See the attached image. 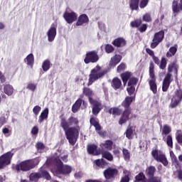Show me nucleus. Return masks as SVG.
Instances as JSON below:
<instances>
[{
	"mask_svg": "<svg viewBox=\"0 0 182 182\" xmlns=\"http://www.w3.org/2000/svg\"><path fill=\"white\" fill-rule=\"evenodd\" d=\"M147 30V25L146 24H142L141 26L139 28V32H146Z\"/></svg>",
	"mask_w": 182,
	"mask_h": 182,
	"instance_id": "nucleus-61",
	"label": "nucleus"
},
{
	"mask_svg": "<svg viewBox=\"0 0 182 182\" xmlns=\"http://www.w3.org/2000/svg\"><path fill=\"white\" fill-rule=\"evenodd\" d=\"M181 102H182V90L181 88H178L174 91L169 107H171V109H174V107H177V106L179 104H181Z\"/></svg>",
	"mask_w": 182,
	"mask_h": 182,
	"instance_id": "nucleus-8",
	"label": "nucleus"
},
{
	"mask_svg": "<svg viewBox=\"0 0 182 182\" xmlns=\"http://www.w3.org/2000/svg\"><path fill=\"white\" fill-rule=\"evenodd\" d=\"M177 49H178V46H177V44H175L173 46L169 48L166 54V58H173V56L177 53Z\"/></svg>",
	"mask_w": 182,
	"mask_h": 182,
	"instance_id": "nucleus-19",
	"label": "nucleus"
},
{
	"mask_svg": "<svg viewBox=\"0 0 182 182\" xmlns=\"http://www.w3.org/2000/svg\"><path fill=\"white\" fill-rule=\"evenodd\" d=\"M14 154L9 151L0 156V170H1V168H5L6 166H9V164H11V160Z\"/></svg>",
	"mask_w": 182,
	"mask_h": 182,
	"instance_id": "nucleus-11",
	"label": "nucleus"
},
{
	"mask_svg": "<svg viewBox=\"0 0 182 182\" xmlns=\"http://www.w3.org/2000/svg\"><path fill=\"white\" fill-rule=\"evenodd\" d=\"M120 60H122V55H115L114 57L111 58V60L109 61V66L111 68H114L116 65L120 63Z\"/></svg>",
	"mask_w": 182,
	"mask_h": 182,
	"instance_id": "nucleus-20",
	"label": "nucleus"
},
{
	"mask_svg": "<svg viewBox=\"0 0 182 182\" xmlns=\"http://www.w3.org/2000/svg\"><path fill=\"white\" fill-rule=\"evenodd\" d=\"M148 182H161V179L159 177L150 178Z\"/></svg>",
	"mask_w": 182,
	"mask_h": 182,
	"instance_id": "nucleus-60",
	"label": "nucleus"
},
{
	"mask_svg": "<svg viewBox=\"0 0 182 182\" xmlns=\"http://www.w3.org/2000/svg\"><path fill=\"white\" fill-rule=\"evenodd\" d=\"M129 176L125 175L121 180V182H129Z\"/></svg>",
	"mask_w": 182,
	"mask_h": 182,
	"instance_id": "nucleus-64",
	"label": "nucleus"
},
{
	"mask_svg": "<svg viewBox=\"0 0 182 182\" xmlns=\"http://www.w3.org/2000/svg\"><path fill=\"white\" fill-rule=\"evenodd\" d=\"M87 22H89V18L86 14H82L79 16L76 26H81V25H83V23H87Z\"/></svg>",
	"mask_w": 182,
	"mask_h": 182,
	"instance_id": "nucleus-23",
	"label": "nucleus"
},
{
	"mask_svg": "<svg viewBox=\"0 0 182 182\" xmlns=\"http://www.w3.org/2000/svg\"><path fill=\"white\" fill-rule=\"evenodd\" d=\"M149 87L154 95L157 93V84H156V76L154 75V63L152 61L149 63Z\"/></svg>",
	"mask_w": 182,
	"mask_h": 182,
	"instance_id": "nucleus-6",
	"label": "nucleus"
},
{
	"mask_svg": "<svg viewBox=\"0 0 182 182\" xmlns=\"http://www.w3.org/2000/svg\"><path fill=\"white\" fill-rule=\"evenodd\" d=\"M127 90L129 95L130 96H132V95H133V94L134 93V92H135V90H136V88H134V86L130 85V86H129V87L127 89Z\"/></svg>",
	"mask_w": 182,
	"mask_h": 182,
	"instance_id": "nucleus-57",
	"label": "nucleus"
},
{
	"mask_svg": "<svg viewBox=\"0 0 182 182\" xmlns=\"http://www.w3.org/2000/svg\"><path fill=\"white\" fill-rule=\"evenodd\" d=\"M126 69V64L121 63L117 68V72H122Z\"/></svg>",
	"mask_w": 182,
	"mask_h": 182,
	"instance_id": "nucleus-59",
	"label": "nucleus"
},
{
	"mask_svg": "<svg viewBox=\"0 0 182 182\" xmlns=\"http://www.w3.org/2000/svg\"><path fill=\"white\" fill-rule=\"evenodd\" d=\"M169 154L171 159L173 166H175V167H178V160L174 154V152H173V151H170Z\"/></svg>",
	"mask_w": 182,
	"mask_h": 182,
	"instance_id": "nucleus-34",
	"label": "nucleus"
},
{
	"mask_svg": "<svg viewBox=\"0 0 182 182\" xmlns=\"http://www.w3.org/2000/svg\"><path fill=\"white\" fill-rule=\"evenodd\" d=\"M38 85L35 84L33 82H29L27 85V89L28 90H31V92H35V90H36V87H37Z\"/></svg>",
	"mask_w": 182,
	"mask_h": 182,
	"instance_id": "nucleus-47",
	"label": "nucleus"
},
{
	"mask_svg": "<svg viewBox=\"0 0 182 182\" xmlns=\"http://www.w3.org/2000/svg\"><path fill=\"white\" fill-rule=\"evenodd\" d=\"M77 124H79V120L77 118L73 117H70L68 120L65 118H62L60 121V127L63 129L70 144L73 146H75L76 144L77 138L79 137V132H80V128ZM70 126L77 127H70Z\"/></svg>",
	"mask_w": 182,
	"mask_h": 182,
	"instance_id": "nucleus-1",
	"label": "nucleus"
},
{
	"mask_svg": "<svg viewBox=\"0 0 182 182\" xmlns=\"http://www.w3.org/2000/svg\"><path fill=\"white\" fill-rule=\"evenodd\" d=\"M142 19L144 22H151V16L150 14L146 13L143 16Z\"/></svg>",
	"mask_w": 182,
	"mask_h": 182,
	"instance_id": "nucleus-51",
	"label": "nucleus"
},
{
	"mask_svg": "<svg viewBox=\"0 0 182 182\" xmlns=\"http://www.w3.org/2000/svg\"><path fill=\"white\" fill-rule=\"evenodd\" d=\"M140 0H129V8L132 11H139Z\"/></svg>",
	"mask_w": 182,
	"mask_h": 182,
	"instance_id": "nucleus-25",
	"label": "nucleus"
},
{
	"mask_svg": "<svg viewBox=\"0 0 182 182\" xmlns=\"http://www.w3.org/2000/svg\"><path fill=\"white\" fill-rule=\"evenodd\" d=\"M112 44L117 48H123L126 46V40L123 38H117L113 41Z\"/></svg>",
	"mask_w": 182,
	"mask_h": 182,
	"instance_id": "nucleus-21",
	"label": "nucleus"
},
{
	"mask_svg": "<svg viewBox=\"0 0 182 182\" xmlns=\"http://www.w3.org/2000/svg\"><path fill=\"white\" fill-rule=\"evenodd\" d=\"M90 103L92 105V114L97 116L102 110V104L95 100L90 98Z\"/></svg>",
	"mask_w": 182,
	"mask_h": 182,
	"instance_id": "nucleus-15",
	"label": "nucleus"
},
{
	"mask_svg": "<svg viewBox=\"0 0 182 182\" xmlns=\"http://www.w3.org/2000/svg\"><path fill=\"white\" fill-rule=\"evenodd\" d=\"M168 72L171 73V72H174L176 75H177V72H178V65L176 63H171L168 66Z\"/></svg>",
	"mask_w": 182,
	"mask_h": 182,
	"instance_id": "nucleus-28",
	"label": "nucleus"
},
{
	"mask_svg": "<svg viewBox=\"0 0 182 182\" xmlns=\"http://www.w3.org/2000/svg\"><path fill=\"white\" fill-rule=\"evenodd\" d=\"M139 80L136 77H131L128 82V86H136Z\"/></svg>",
	"mask_w": 182,
	"mask_h": 182,
	"instance_id": "nucleus-46",
	"label": "nucleus"
},
{
	"mask_svg": "<svg viewBox=\"0 0 182 182\" xmlns=\"http://www.w3.org/2000/svg\"><path fill=\"white\" fill-rule=\"evenodd\" d=\"M63 16L68 23H73L77 19V14L75 12H65Z\"/></svg>",
	"mask_w": 182,
	"mask_h": 182,
	"instance_id": "nucleus-16",
	"label": "nucleus"
},
{
	"mask_svg": "<svg viewBox=\"0 0 182 182\" xmlns=\"http://www.w3.org/2000/svg\"><path fill=\"white\" fill-rule=\"evenodd\" d=\"M170 83H171V74L168 73L166 75L163 81V85H162L163 92H167V90H168Z\"/></svg>",
	"mask_w": 182,
	"mask_h": 182,
	"instance_id": "nucleus-17",
	"label": "nucleus"
},
{
	"mask_svg": "<svg viewBox=\"0 0 182 182\" xmlns=\"http://www.w3.org/2000/svg\"><path fill=\"white\" fill-rule=\"evenodd\" d=\"M39 133V129H38V127L35 126L31 129V134H38Z\"/></svg>",
	"mask_w": 182,
	"mask_h": 182,
	"instance_id": "nucleus-63",
	"label": "nucleus"
},
{
	"mask_svg": "<svg viewBox=\"0 0 182 182\" xmlns=\"http://www.w3.org/2000/svg\"><path fill=\"white\" fill-rule=\"evenodd\" d=\"M38 164H39L38 159L26 160L16 164L14 166V170H16L17 173H19V171H30L32 168H35Z\"/></svg>",
	"mask_w": 182,
	"mask_h": 182,
	"instance_id": "nucleus-2",
	"label": "nucleus"
},
{
	"mask_svg": "<svg viewBox=\"0 0 182 182\" xmlns=\"http://www.w3.org/2000/svg\"><path fill=\"white\" fill-rule=\"evenodd\" d=\"M60 159H61L63 160V161H68V155H64V156H62V155H60L59 156H58L57 158H55L54 159V163L55 164H56V159L57 160H60Z\"/></svg>",
	"mask_w": 182,
	"mask_h": 182,
	"instance_id": "nucleus-56",
	"label": "nucleus"
},
{
	"mask_svg": "<svg viewBox=\"0 0 182 182\" xmlns=\"http://www.w3.org/2000/svg\"><path fill=\"white\" fill-rule=\"evenodd\" d=\"M151 155L156 161H159L162 163L164 166L168 165V161H167V158H166V155L163 151L159 150H154L151 151Z\"/></svg>",
	"mask_w": 182,
	"mask_h": 182,
	"instance_id": "nucleus-9",
	"label": "nucleus"
},
{
	"mask_svg": "<svg viewBox=\"0 0 182 182\" xmlns=\"http://www.w3.org/2000/svg\"><path fill=\"white\" fill-rule=\"evenodd\" d=\"M123 83L124 85L127 83V80L132 77V73L129 72H125L121 75Z\"/></svg>",
	"mask_w": 182,
	"mask_h": 182,
	"instance_id": "nucleus-33",
	"label": "nucleus"
},
{
	"mask_svg": "<svg viewBox=\"0 0 182 182\" xmlns=\"http://www.w3.org/2000/svg\"><path fill=\"white\" fill-rule=\"evenodd\" d=\"M134 99V97H127L124 102H122V106L124 107L125 111L124 112L122 117L119 119V124H124V123H126L127 120H129V115L131 113L129 107H130V105H132V102H133Z\"/></svg>",
	"mask_w": 182,
	"mask_h": 182,
	"instance_id": "nucleus-3",
	"label": "nucleus"
},
{
	"mask_svg": "<svg viewBox=\"0 0 182 182\" xmlns=\"http://www.w3.org/2000/svg\"><path fill=\"white\" fill-rule=\"evenodd\" d=\"M41 108L40 106L36 105V107H33V112L35 114V116H38L39 114V112H41Z\"/></svg>",
	"mask_w": 182,
	"mask_h": 182,
	"instance_id": "nucleus-58",
	"label": "nucleus"
},
{
	"mask_svg": "<svg viewBox=\"0 0 182 182\" xmlns=\"http://www.w3.org/2000/svg\"><path fill=\"white\" fill-rule=\"evenodd\" d=\"M166 66H167V60L166 58H162L159 64V68L160 69L164 70L166 69Z\"/></svg>",
	"mask_w": 182,
	"mask_h": 182,
	"instance_id": "nucleus-49",
	"label": "nucleus"
},
{
	"mask_svg": "<svg viewBox=\"0 0 182 182\" xmlns=\"http://www.w3.org/2000/svg\"><path fill=\"white\" fill-rule=\"evenodd\" d=\"M144 174H143V173H139L138 176H136V181H142V182H146L144 181Z\"/></svg>",
	"mask_w": 182,
	"mask_h": 182,
	"instance_id": "nucleus-55",
	"label": "nucleus"
},
{
	"mask_svg": "<svg viewBox=\"0 0 182 182\" xmlns=\"http://www.w3.org/2000/svg\"><path fill=\"white\" fill-rule=\"evenodd\" d=\"M42 69L44 72H48V69H50V61L46 60L42 64Z\"/></svg>",
	"mask_w": 182,
	"mask_h": 182,
	"instance_id": "nucleus-38",
	"label": "nucleus"
},
{
	"mask_svg": "<svg viewBox=\"0 0 182 182\" xmlns=\"http://www.w3.org/2000/svg\"><path fill=\"white\" fill-rule=\"evenodd\" d=\"M141 25V19H136L131 22L132 28H139Z\"/></svg>",
	"mask_w": 182,
	"mask_h": 182,
	"instance_id": "nucleus-44",
	"label": "nucleus"
},
{
	"mask_svg": "<svg viewBox=\"0 0 182 182\" xmlns=\"http://www.w3.org/2000/svg\"><path fill=\"white\" fill-rule=\"evenodd\" d=\"M114 50V48L113 47V46L110 44H107L105 46V52L107 53H112V52H113Z\"/></svg>",
	"mask_w": 182,
	"mask_h": 182,
	"instance_id": "nucleus-53",
	"label": "nucleus"
},
{
	"mask_svg": "<svg viewBox=\"0 0 182 182\" xmlns=\"http://www.w3.org/2000/svg\"><path fill=\"white\" fill-rule=\"evenodd\" d=\"M109 113L110 114H113L114 116H120L122 113V109L117 107H113L109 109Z\"/></svg>",
	"mask_w": 182,
	"mask_h": 182,
	"instance_id": "nucleus-36",
	"label": "nucleus"
},
{
	"mask_svg": "<svg viewBox=\"0 0 182 182\" xmlns=\"http://www.w3.org/2000/svg\"><path fill=\"white\" fill-rule=\"evenodd\" d=\"M171 132V128L168 125H164L162 129V136H167Z\"/></svg>",
	"mask_w": 182,
	"mask_h": 182,
	"instance_id": "nucleus-43",
	"label": "nucleus"
},
{
	"mask_svg": "<svg viewBox=\"0 0 182 182\" xmlns=\"http://www.w3.org/2000/svg\"><path fill=\"white\" fill-rule=\"evenodd\" d=\"M6 123V118H5L4 117H0V129L1 127L4 126V124H5Z\"/></svg>",
	"mask_w": 182,
	"mask_h": 182,
	"instance_id": "nucleus-62",
	"label": "nucleus"
},
{
	"mask_svg": "<svg viewBox=\"0 0 182 182\" xmlns=\"http://www.w3.org/2000/svg\"><path fill=\"white\" fill-rule=\"evenodd\" d=\"M82 100L79 99L76 101V102L73 105L72 110L73 113H76L79 109H80V106H82Z\"/></svg>",
	"mask_w": 182,
	"mask_h": 182,
	"instance_id": "nucleus-35",
	"label": "nucleus"
},
{
	"mask_svg": "<svg viewBox=\"0 0 182 182\" xmlns=\"http://www.w3.org/2000/svg\"><path fill=\"white\" fill-rule=\"evenodd\" d=\"M148 4L149 0H141L139 2V8H141V9H144Z\"/></svg>",
	"mask_w": 182,
	"mask_h": 182,
	"instance_id": "nucleus-52",
	"label": "nucleus"
},
{
	"mask_svg": "<svg viewBox=\"0 0 182 182\" xmlns=\"http://www.w3.org/2000/svg\"><path fill=\"white\" fill-rule=\"evenodd\" d=\"M2 133L4 134L6 137H9V136H11V133H12V131L7 127H4L2 129Z\"/></svg>",
	"mask_w": 182,
	"mask_h": 182,
	"instance_id": "nucleus-54",
	"label": "nucleus"
},
{
	"mask_svg": "<svg viewBox=\"0 0 182 182\" xmlns=\"http://www.w3.org/2000/svg\"><path fill=\"white\" fill-rule=\"evenodd\" d=\"M36 149L39 153H43V151H45V145L42 142H38L36 145Z\"/></svg>",
	"mask_w": 182,
	"mask_h": 182,
	"instance_id": "nucleus-42",
	"label": "nucleus"
},
{
	"mask_svg": "<svg viewBox=\"0 0 182 182\" xmlns=\"http://www.w3.org/2000/svg\"><path fill=\"white\" fill-rule=\"evenodd\" d=\"M101 68L99 65H97L95 68H94L89 75V81H88V86H90V85H93L94 82H96V80H99V79H102V77H104L105 75H106L105 71H102Z\"/></svg>",
	"mask_w": 182,
	"mask_h": 182,
	"instance_id": "nucleus-4",
	"label": "nucleus"
},
{
	"mask_svg": "<svg viewBox=\"0 0 182 182\" xmlns=\"http://www.w3.org/2000/svg\"><path fill=\"white\" fill-rule=\"evenodd\" d=\"M176 139L177 143L182 146V131L178 130L176 133Z\"/></svg>",
	"mask_w": 182,
	"mask_h": 182,
	"instance_id": "nucleus-37",
	"label": "nucleus"
},
{
	"mask_svg": "<svg viewBox=\"0 0 182 182\" xmlns=\"http://www.w3.org/2000/svg\"><path fill=\"white\" fill-rule=\"evenodd\" d=\"M95 164L97 167L103 168L104 166H106V162L104 159H97L95 161Z\"/></svg>",
	"mask_w": 182,
	"mask_h": 182,
	"instance_id": "nucleus-45",
	"label": "nucleus"
},
{
	"mask_svg": "<svg viewBox=\"0 0 182 182\" xmlns=\"http://www.w3.org/2000/svg\"><path fill=\"white\" fill-rule=\"evenodd\" d=\"M164 140L166 141L168 147L173 149V137L171 135L164 136Z\"/></svg>",
	"mask_w": 182,
	"mask_h": 182,
	"instance_id": "nucleus-32",
	"label": "nucleus"
},
{
	"mask_svg": "<svg viewBox=\"0 0 182 182\" xmlns=\"http://www.w3.org/2000/svg\"><path fill=\"white\" fill-rule=\"evenodd\" d=\"M102 157L104 159H106L109 161H113V155H112V154H110V152L104 151V152H102Z\"/></svg>",
	"mask_w": 182,
	"mask_h": 182,
	"instance_id": "nucleus-39",
	"label": "nucleus"
},
{
	"mask_svg": "<svg viewBox=\"0 0 182 182\" xmlns=\"http://www.w3.org/2000/svg\"><path fill=\"white\" fill-rule=\"evenodd\" d=\"M49 114V109L46 108L41 114L38 118V122L43 123V120L48 119V115Z\"/></svg>",
	"mask_w": 182,
	"mask_h": 182,
	"instance_id": "nucleus-26",
	"label": "nucleus"
},
{
	"mask_svg": "<svg viewBox=\"0 0 182 182\" xmlns=\"http://www.w3.org/2000/svg\"><path fill=\"white\" fill-rule=\"evenodd\" d=\"M122 154L125 161H129L130 160V152L129 151V150L123 149Z\"/></svg>",
	"mask_w": 182,
	"mask_h": 182,
	"instance_id": "nucleus-41",
	"label": "nucleus"
},
{
	"mask_svg": "<svg viewBox=\"0 0 182 182\" xmlns=\"http://www.w3.org/2000/svg\"><path fill=\"white\" fill-rule=\"evenodd\" d=\"M117 169L109 167L104 171V176L106 178V180H110L112 178H114V177L117 176Z\"/></svg>",
	"mask_w": 182,
	"mask_h": 182,
	"instance_id": "nucleus-14",
	"label": "nucleus"
},
{
	"mask_svg": "<svg viewBox=\"0 0 182 182\" xmlns=\"http://www.w3.org/2000/svg\"><path fill=\"white\" fill-rule=\"evenodd\" d=\"M46 166V164L41 167L38 173H31L29 176L30 181L36 182L38 180H39V178H42L43 177H45L46 180H50L51 178L50 175H49V173L43 170Z\"/></svg>",
	"mask_w": 182,
	"mask_h": 182,
	"instance_id": "nucleus-7",
	"label": "nucleus"
},
{
	"mask_svg": "<svg viewBox=\"0 0 182 182\" xmlns=\"http://www.w3.org/2000/svg\"><path fill=\"white\" fill-rule=\"evenodd\" d=\"M25 63L28 66L32 68L33 66V63L35 62V58H33V54L31 53L24 60Z\"/></svg>",
	"mask_w": 182,
	"mask_h": 182,
	"instance_id": "nucleus-29",
	"label": "nucleus"
},
{
	"mask_svg": "<svg viewBox=\"0 0 182 182\" xmlns=\"http://www.w3.org/2000/svg\"><path fill=\"white\" fill-rule=\"evenodd\" d=\"M90 124H92V126H94V127H95V130H97L99 134H100V136H102L103 134L102 133V132H100V129H102V127H100V124H99V122H97V119L95 118H91L90 120Z\"/></svg>",
	"mask_w": 182,
	"mask_h": 182,
	"instance_id": "nucleus-22",
	"label": "nucleus"
},
{
	"mask_svg": "<svg viewBox=\"0 0 182 182\" xmlns=\"http://www.w3.org/2000/svg\"><path fill=\"white\" fill-rule=\"evenodd\" d=\"M87 152L89 154H93L94 156H99L100 153L97 151V146L95 144L88 145Z\"/></svg>",
	"mask_w": 182,
	"mask_h": 182,
	"instance_id": "nucleus-24",
	"label": "nucleus"
},
{
	"mask_svg": "<svg viewBox=\"0 0 182 182\" xmlns=\"http://www.w3.org/2000/svg\"><path fill=\"white\" fill-rule=\"evenodd\" d=\"M55 169H52L53 173H60V174H70L72 173V167L68 165H63V163L60 159H55Z\"/></svg>",
	"mask_w": 182,
	"mask_h": 182,
	"instance_id": "nucleus-5",
	"label": "nucleus"
},
{
	"mask_svg": "<svg viewBox=\"0 0 182 182\" xmlns=\"http://www.w3.org/2000/svg\"><path fill=\"white\" fill-rule=\"evenodd\" d=\"M172 11L173 14L176 15V14H179L182 11V0H180V2L173 0L172 3Z\"/></svg>",
	"mask_w": 182,
	"mask_h": 182,
	"instance_id": "nucleus-18",
	"label": "nucleus"
},
{
	"mask_svg": "<svg viewBox=\"0 0 182 182\" xmlns=\"http://www.w3.org/2000/svg\"><path fill=\"white\" fill-rule=\"evenodd\" d=\"M163 39H164V31H161L158 33H156L154 36V38L152 39V42L151 43V49H154L159 46V44L161 42H163Z\"/></svg>",
	"mask_w": 182,
	"mask_h": 182,
	"instance_id": "nucleus-12",
	"label": "nucleus"
},
{
	"mask_svg": "<svg viewBox=\"0 0 182 182\" xmlns=\"http://www.w3.org/2000/svg\"><path fill=\"white\" fill-rule=\"evenodd\" d=\"M126 136L127 137V139H132V137H133V128L129 127L127 129L126 132Z\"/></svg>",
	"mask_w": 182,
	"mask_h": 182,
	"instance_id": "nucleus-50",
	"label": "nucleus"
},
{
	"mask_svg": "<svg viewBox=\"0 0 182 182\" xmlns=\"http://www.w3.org/2000/svg\"><path fill=\"white\" fill-rule=\"evenodd\" d=\"M112 86L117 90V89H120V86H122V80L120 79L115 77L112 80Z\"/></svg>",
	"mask_w": 182,
	"mask_h": 182,
	"instance_id": "nucleus-30",
	"label": "nucleus"
},
{
	"mask_svg": "<svg viewBox=\"0 0 182 182\" xmlns=\"http://www.w3.org/2000/svg\"><path fill=\"white\" fill-rule=\"evenodd\" d=\"M4 92L7 96H12L14 95V87L9 84L6 85L4 87Z\"/></svg>",
	"mask_w": 182,
	"mask_h": 182,
	"instance_id": "nucleus-27",
	"label": "nucleus"
},
{
	"mask_svg": "<svg viewBox=\"0 0 182 182\" xmlns=\"http://www.w3.org/2000/svg\"><path fill=\"white\" fill-rule=\"evenodd\" d=\"M146 171L149 177H153V176H154V173H156V168L154 166H149L147 168Z\"/></svg>",
	"mask_w": 182,
	"mask_h": 182,
	"instance_id": "nucleus-40",
	"label": "nucleus"
},
{
	"mask_svg": "<svg viewBox=\"0 0 182 182\" xmlns=\"http://www.w3.org/2000/svg\"><path fill=\"white\" fill-rule=\"evenodd\" d=\"M57 28L58 26L56 25V23H53L46 32L48 42H53L55 41V38H56Z\"/></svg>",
	"mask_w": 182,
	"mask_h": 182,
	"instance_id": "nucleus-13",
	"label": "nucleus"
},
{
	"mask_svg": "<svg viewBox=\"0 0 182 182\" xmlns=\"http://www.w3.org/2000/svg\"><path fill=\"white\" fill-rule=\"evenodd\" d=\"M83 93L85 96H87L88 99H92V97H90L92 95H93V92H92V90L89 88H84Z\"/></svg>",
	"mask_w": 182,
	"mask_h": 182,
	"instance_id": "nucleus-48",
	"label": "nucleus"
},
{
	"mask_svg": "<svg viewBox=\"0 0 182 182\" xmlns=\"http://www.w3.org/2000/svg\"><path fill=\"white\" fill-rule=\"evenodd\" d=\"M113 142L110 140L106 141L105 143L100 144L102 149H105L107 150H112L113 149Z\"/></svg>",
	"mask_w": 182,
	"mask_h": 182,
	"instance_id": "nucleus-31",
	"label": "nucleus"
},
{
	"mask_svg": "<svg viewBox=\"0 0 182 182\" xmlns=\"http://www.w3.org/2000/svg\"><path fill=\"white\" fill-rule=\"evenodd\" d=\"M99 60V55L97 54V51L92 50L88 51L85 54V58L84 59L85 63H96Z\"/></svg>",
	"mask_w": 182,
	"mask_h": 182,
	"instance_id": "nucleus-10",
	"label": "nucleus"
}]
</instances>
